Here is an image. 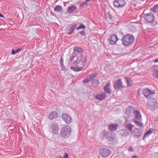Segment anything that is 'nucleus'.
Returning <instances> with one entry per match:
<instances>
[{"mask_svg":"<svg viewBox=\"0 0 158 158\" xmlns=\"http://www.w3.org/2000/svg\"><path fill=\"white\" fill-rule=\"evenodd\" d=\"M74 50L75 52H81L82 51V49L81 48L76 47L74 48Z\"/></svg>","mask_w":158,"mask_h":158,"instance_id":"33","label":"nucleus"},{"mask_svg":"<svg viewBox=\"0 0 158 158\" xmlns=\"http://www.w3.org/2000/svg\"><path fill=\"white\" fill-rule=\"evenodd\" d=\"M113 18V17L112 16L109 14V19H112Z\"/></svg>","mask_w":158,"mask_h":158,"instance_id":"42","label":"nucleus"},{"mask_svg":"<svg viewBox=\"0 0 158 158\" xmlns=\"http://www.w3.org/2000/svg\"><path fill=\"white\" fill-rule=\"evenodd\" d=\"M100 153L103 157H106L109 155V150L106 148H102L100 150Z\"/></svg>","mask_w":158,"mask_h":158,"instance_id":"15","label":"nucleus"},{"mask_svg":"<svg viewBox=\"0 0 158 158\" xmlns=\"http://www.w3.org/2000/svg\"><path fill=\"white\" fill-rule=\"evenodd\" d=\"M118 40L116 35H113L111 36L110 40H109V43L111 44H115Z\"/></svg>","mask_w":158,"mask_h":158,"instance_id":"17","label":"nucleus"},{"mask_svg":"<svg viewBox=\"0 0 158 158\" xmlns=\"http://www.w3.org/2000/svg\"><path fill=\"white\" fill-rule=\"evenodd\" d=\"M118 127L117 124H109V131L113 132L117 130Z\"/></svg>","mask_w":158,"mask_h":158,"instance_id":"20","label":"nucleus"},{"mask_svg":"<svg viewBox=\"0 0 158 158\" xmlns=\"http://www.w3.org/2000/svg\"><path fill=\"white\" fill-rule=\"evenodd\" d=\"M87 57L86 56L81 55L78 57L75 61L76 67L71 66V69L75 71H79L83 70L85 66V62H86Z\"/></svg>","mask_w":158,"mask_h":158,"instance_id":"1","label":"nucleus"},{"mask_svg":"<svg viewBox=\"0 0 158 158\" xmlns=\"http://www.w3.org/2000/svg\"><path fill=\"white\" fill-rule=\"evenodd\" d=\"M143 93L144 96L147 99H150L151 97L153 95L154 93L153 91H151L148 89H146L143 90Z\"/></svg>","mask_w":158,"mask_h":158,"instance_id":"10","label":"nucleus"},{"mask_svg":"<svg viewBox=\"0 0 158 158\" xmlns=\"http://www.w3.org/2000/svg\"><path fill=\"white\" fill-rule=\"evenodd\" d=\"M52 130L55 134H57L58 131L59 129L57 125L56 124H53L52 126Z\"/></svg>","mask_w":158,"mask_h":158,"instance_id":"21","label":"nucleus"},{"mask_svg":"<svg viewBox=\"0 0 158 158\" xmlns=\"http://www.w3.org/2000/svg\"><path fill=\"white\" fill-rule=\"evenodd\" d=\"M86 27L83 23H81L80 26L77 27V29L79 30L80 29H85Z\"/></svg>","mask_w":158,"mask_h":158,"instance_id":"32","label":"nucleus"},{"mask_svg":"<svg viewBox=\"0 0 158 158\" xmlns=\"http://www.w3.org/2000/svg\"><path fill=\"white\" fill-rule=\"evenodd\" d=\"M148 108L152 110H155L158 107V103L156 99L151 98L148 101Z\"/></svg>","mask_w":158,"mask_h":158,"instance_id":"5","label":"nucleus"},{"mask_svg":"<svg viewBox=\"0 0 158 158\" xmlns=\"http://www.w3.org/2000/svg\"><path fill=\"white\" fill-rule=\"evenodd\" d=\"M131 158H139L136 155H134L131 156Z\"/></svg>","mask_w":158,"mask_h":158,"instance_id":"40","label":"nucleus"},{"mask_svg":"<svg viewBox=\"0 0 158 158\" xmlns=\"http://www.w3.org/2000/svg\"><path fill=\"white\" fill-rule=\"evenodd\" d=\"M0 17L4 18V16L1 14L0 13Z\"/></svg>","mask_w":158,"mask_h":158,"instance_id":"43","label":"nucleus"},{"mask_svg":"<svg viewBox=\"0 0 158 158\" xmlns=\"http://www.w3.org/2000/svg\"><path fill=\"white\" fill-rule=\"evenodd\" d=\"M104 91L107 93H109V84L107 83L104 88Z\"/></svg>","mask_w":158,"mask_h":158,"instance_id":"34","label":"nucleus"},{"mask_svg":"<svg viewBox=\"0 0 158 158\" xmlns=\"http://www.w3.org/2000/svg\"><path fill=\"white\" fill-rule=\"evenodd\" d=\"M77 26V25H74L73 26H71L69 29V32L68 33V34H71L74 33V30L76 29Z\"/></svg>","mask_w":158,"mask_h":158,"instance_id":"24","label":"nucleus"},{"mask_svg":"<svg viewBox=\"0 0 158 158\" xmlns=\"http://www.w3.org/2000/svg\"><path fill=\"white\" fill-rule=\"evenodd\" d=\"M114 6L117 8H121L124 6L125 5L124 0H115L113 2Z\"/></svg>","mask_w":158,"mask_h":158,"instance_id":"9","label":"nucleus"},{"mask_svg":"<svg viewBox=\"0 0 158 158\" xmlns=\"http://www.w3.org/2000/svg\"><path fill=\"white\" fill-rule=\"evenodd\" d=\"M62 10V7L60 5L56 6L55 8L54 9V10L55 11H56L58 12L61 11Z\"/></svg>","mask_w":158,"mask_h":158,"instance_id":"29","label":"nucleus"},{"mask_svg":"<svg viewBox=\"0 0 158 158\" xmlns=\"http://www.w3.org/2000/svg\"><path fill=\"white\" fill-rule=\"evenodd\" d=\"M22 50V48H18L15 50L12 49L11 51L12 54L13 55H15V54L19 52Z\"/></svg>","mask_w":158,"mask_h":158,"instance_id":"30","label":"nucleus"},{"mask_svg":"<svg viewBox=\"0 0 158 158\" xmlns=\"http://www.w3.org/2000/svg\"><path fill=\"white\" fill-rule=\"evenodd\" d=\"M134 40V37L133 35L128 34L123 36L121 41L122 44L125 47H127L132 44Z\"/></svg>","mask_w":158,"mask_h":158,"instance_id":"2","label":"nucleus"},{"mask_svg":"<svg viewBox=\"0 0 158 158\" xmlns=\"http://www.w3.org/2000/svg\"><path fill=\"white\" fill-rule=\"evenodd\" d=\"M75 57V56H71L69 59V60L70 61H72L74 59Z\"/></svg>","mask_w":158,"mask_h":158,"instance_id":"35","label":"nucleus"},{"mask_svg":"<svg viewBox=\"0 0 158 158\" xmlns=\"http://www.w3.org/2000/svg\"><path fill=\"white\" fill-rule=\"evenodd\" d=\"M153 76L157 78H158V66L155 65L153 67L152 72Z\"/></svg>","mask_w":158,"mask_h":158,"instance_id":"19","label":"nucleus"},{"mask_svg":"<svg viewBox=\"0 0 158 158\" xmlns=\"http://www.w3.org/2000/svg\"><path fill=\"white\" fill-rule=\"evenodd\" d=\"M153 129H149L148 131H147L146 133L145 134L143 138V140H144L145 139V138H147L148 137H149V135L152 134V130H153Z\"/></svg>","mask_w":158,"mask_h":158,"instance_id":"23","label":"nucleus"},{"mask_svg":"<svg viewBox=\"0 0 158 158\" xmlns=\"http://www.w3.org/2000/svg\"><path fill=\"white\" fill-rule=\"evenodd\" d=\"M141 0V1H144V0Z\"/></svg>","mask_w":158,"mask_h":158,"instance_id":"47","label":"nucleus"},{"mask_svg":"<svg viewBox=\"0 0 158 158\" xmlns=\"http://www.w3.org/2000/svg\"><path fill=\"white\" fill-rule=\"evenodd\" d=\"M124 117L125 118L126 120L127 121V119L126 118V117L125 116H124Z\"/></svg>","mask_w":158,"mask_h":158,"instance_id":"45","label":"nucleus"},{"mask_svg":"<svg viewBox=\"0 0 158 158\" xmlns=\"http://www.w3.org/2000/svg\"><path fill=\"white\" fill-rule=\"evenodd\" d=\"M62 118L63 120L67 124H69L72 122V119L71 117L67 114H63L62 115Z\"/></svg>","mask_w":158,"mask_h":158,"instance_id":"12","label":"nucleus"},{"mask_svg":"<svg viewBox=\"0 0 158 158\" xmlns=\"http://www.w3.org/2000/svg\"><path fill=\"white\" fill-rule=\"evenodd\" d=\"M133 126V125L131 123H127L125 125V127L129 129L130 131L131 132L132 131V128Z\"/></svg>","mask_w":158,"mask_h":158,"instance_id":"27","label":"nucleus"},{"mask_svg":"<svg viewBox=\"0 0 158 158\" xmlns=\"http://www.w3.org/2000/svg\"><path fill=\"white\" fill-rule=\"evenodd\" d=\"M62 57H61V59H60V62H62Z\"/></svg>","mask_w":158,"mask_h":158,"instance_id":"44","label":"nucleus"},{"mask_svg":"<svg viewBox=\"0 0 158 158\" xmlns=\"http://www.w3.org/2000/svg\"><path fill=\"white\" fill-rule=\"evenodd\" d=\"M129 151L131 152H132L133 151V148L131 147H130L129 148Z\"/></svg>","mask_w":158,"mask_h":158,"instance_id":"38","label":"nucleus"},{"mask_svg":"<svg viewBox=\"0 0 158 158\" xmlns=\"http://www.w3.org/2000/svg\"><path fill=\"white\" fill-rule=\"evenodd\" d=\"M106 97V96L104 94H99L95 96L96 98L99 100H102L104 99Z\"/></svg>","mask_w":158,"mask_h":158,"instance_id":"22","label":"nucleus"},{"mask_svg":"<svg viewBox=\"0 0 158 158\" xmlns=\"http://www.w3.org/2000/svg\"><path fill=\"white\" fill-rule=\"evenodd\" d=\"M153 62L154 63H158V59L154 60Z\"/></svg>","mask_w":158,"mask_h":158,"instance_id":"41","label":"nucleus"},{"mask_svg":"<svg viewBox=\"0 0 158 158\" xmlns=\"http://www.w3.org/2000/svg\"><path fill=\"white\" fill-rule=\"evenodd\" d=\"M151 11L154 13H157L158 11V5H155L152 8Z\"/></svg>","mask_w":158,"mask_h":158,"instance_id":"28","label":"nucleus"},{"mask_svg":"<svg viewBox=\"0 0 158 158\" xmlns=\"http://www.w3.org/2000/svg\"><path fill=\"white\" fill-rule=\"evenodd\" d=\"M80 33L82 35H85V31H81L80 32Z\"/></svg>","mask_w":158,"mask_h":158,"instance_id":"37","label":"nucleus"},{"mask_svg":"<svg viewBox=\"0 0 158 158\" xmlns=\"http://www.w3.org/2000/svg\"><path fill=\"white\" fill-rule=\"evenodd\" d=\"M103 134L104 136H107L108 135V132L105 131L103 132Z\"/></svg>","mask_w":158,"mask_h":158,"instance_id":"39","label":"nucleus"},{"mask_svg":"<svg viewBox=\"0 0 158 158\" xmlns=\"http://www.w3.org/2000/svg\"><path fill=\"white\" fill-rule=\"evenodd\" d=\"M140 121L137 120H134L133 122L136 125L140 127H143V124L140 122Z\"/></svg>","mask_w":158,"mask_h":158,"instance_id":"25","label":"nucleus"},{"mask_svg":"<svg viewBox=\"0 0 158 158\" xmlns=\"http://www.w3.org/2000/svg\"><path fill=\"white\" fill-rule=\"evenodd\" d=\"M115 135L114 133L111 135L109 134V144L113 145L116 143L117 140L115 138Z\"/></svg>","mask_w":158,"mask_h":158,"instance_id":"14","label":"nucleus"},{"mask_svg":"<svg viewBox=\"0 0 158 158\" xmlns=\"http://www.w3.org/2000/svg\"><path fill=\"white\" fill-rule=\"evenodd\" d=\"M57 117V114L56 111H52L48 116V118L51 120L56 118Z\"/></svg>","mask_w":158,"mask_h":158,"instance_id":"18","label":"nucleus"},{"mask_svg":"<svg viewBox=\"0 0 158 158\" xmlns=\"http://www.w3.org/2000/svg\"><path fill=\"white\" fill-rule=\"evenodd\" d=\"M143 133V130L140 129L136 128L131 132V134L136 139L139 138Z\"/></svg>","mask_w":158,"mask_h":158,"instance_id":"7","label":"nucleus"},{"mask_svg":"<svg viewBox=\"0 0 158 158\" xmlns=\"http://www.w3.org/2000/svg\"><path fill=\"white\" fill-rule=\"evenodd\" d=\"M126 80L127 83V85L128 86H130L132 85V81L129 77H126Z\"/></svg>","mask_w":158,"mask_h":158,"instance_id":"31","label":"nucleus"},{"mask_svg":"<svg viewBox=\"0 0 158 158\" xmlns=\"http://www.w3.org/2000/svg\"><path fill=\"white\" fill-rule=\"evenodd\" d=\"M71 132L70 128L67 126L61 129L60 135L64 138H67L70 135Z\"/></svg>","mask_w":158,"mask_h":158,"instance_id":"6","label":"nucleus"},{"mask_svg":"<svg viewBox=\"0 0 158 158\" xmlns=\"http://www.w3.org/2000/svg\"><path fill=\"white\" fill-rule=\"evenodd\" d=\"M63 158H68V154L66 152L64 153Z\"/></svg>","mask_w":158,"mask_h":158,"instance_id":"36","label":"nucleus"},{"mask_svg":"<svg viewBox=\"0 0 158 158\" xmlns=\"http://www.w3.org/2000/svg\"><path fill=\"white\" fill-rule=\"evenodd\" d=\"M111 92V90H110L109 89V93H110V92Z\"/></svg>","mask_w":158,"mask_h":158,"instance_id":"46","label":"nucleus"},{"mask_svg":"<svg viewBox=\"0 0 158 158\" xmlns=\"http://www.w3.org/2000/svg\"><path fill=\"white\" fill-rule=\"evenodd\" d=\"M120 135L122 136H126L128 135V133L127 131L122 130L120 132Z\"/></svg>","mask_w":158,"mask_h":158,"instance_id":"26","label":"nucleus"},{"mask_svg":"<svg viewBox=\"0 0 158 158\" xmlns=\"http://www.w3.org/2000/svg\"><path fill=\"white\" fill-rule=\"evenodd\" d=\"M134 116V120L141 121L142 120V116L139 111L135 110L133 113Z\"/></svg>","mask_w":158,"mask_h":158,"instance_id":"13","label":"nucleus"},{"mask_svg":"<svg viewBox=\"0 0 158 158\" xmlns=\"http://www.w3.org/2000/svg\"><path fill=\"white\" fill-rule=\"evenodd\" d=\"M77 9V7L75 6H69L67 9V13L71 14L73 13Z\"/></svg>","mask_w":158,"mask_h":158,"instance_id":"16","label":"nucleus"},{"mask_svg":"<svg viewBox=\"0 0 158 158\" xmlns=\"http://www.w3.org/2000/svg\"><path fill=\"white\" fill-rule=\"evenodd\" d=\"M97 75L98 74L97 73H94L89 75L83 80V83H87L89 82L91 80H92V85L95 87L98 86L99 85V81L98 79H94V78L97 77Z\"/></svg>","mask_w":158,"mask_h":158,"instance_id":"3","label":"nucleus"},{"mask_svg":"<svg viewBox=\"0 0 158 158\" xmlns=\"http://www.w3.org/2000/svg\"><path fill=\"white\" fill-rule=\"evenodd\" d=\"M135 110L134 107L129 106L126 108L125 113L127 116L129 118L132 116V113H133Z\"/></svg>","mask_w":158,"mask_h":158,"instance_id":"8","label":"nucleus"},{"mask_svg":"<svg viewBox=\"0 0 158 158\" xmlns=\"http://www.w3.org/2000/svg\"><path fill=\"white\" fill-rule=\"evenodd\" d=\"M144 18L146 23L152 24L153 26L155 27L158 24L157 21H155V16L152 13L145 14Z\"/></svg>","mask_w":158,"mask_h":158,"instance_id":"4","label":"nucleus"},{"mask_svg":"<svg viewBox=\"0 0 158 158\" xmlns=\"http://www.w3.org/2000/svg\"><path fill=\"white\" fill-rule=\"evenodd\" d=\"M110 152H109V154H110Z\"/></svg>","mask_w":158,"mask_h":158,"instance_id":"48","label":"nucleus"},{"mask_svg":"<svg viewBox=\"0 0 158 158\" xmlns=\"http://www.w3.org/2000/svg\"><path fill=\"white\" fill-rule=\"evenodd\" d=\"M115 82L114 87L115 89H120L121 88L124 87V86L123 85V83L120 79H118L115 81Z\"/></svg>","mask_w":158,"mask_h":158,"instance_id":"11","label":"nucleus"}]
</instances>
